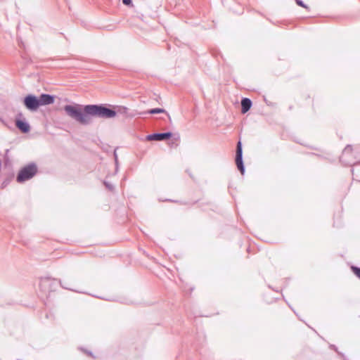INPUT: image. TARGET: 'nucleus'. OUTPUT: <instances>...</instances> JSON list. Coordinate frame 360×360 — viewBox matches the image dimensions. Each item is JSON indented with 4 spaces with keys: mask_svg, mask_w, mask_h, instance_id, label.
Listing matches in <instances>:
<instances>
[{
    "mask_svg": "<svg viewBox=\"0 0 360 360\" xmlns=\"http://www.w3.org/2000/svg\"><path fill=\"white\" fill-rule=\"evenodd\" d=\"M24 105L31 111H36L40 106L39 98L33 95H28L24 98Z\"/></svg>",
    "mask_w": 360,
    "mask_h": 360,
    "instance_id": "obj_3",
    "label": "nucleus"
},
{
    "mask_svg": "<svg viewBox=\"0 0 360 360\" xmlns=\"http://www.w3.org/2000/svg\"><path fill=\"white\" fill-rule=\"evenodd\" d=\"M15 124L16 127L24 133H27L30 131V125L26 122L22 120H17Z\"/></svg>",
    "mask_w": 360,
    "mask_h": 360,
    "instance_id": "obj_7",
    "label": "nucleus"
},
{
    "mask_svg": "<svg viewBox=\"0 0 360 360\" xmlns=\"http://www.w3.org/2000/svg\"><path fill=\"white\" fill-rule=\"evenodd\" d=\"M122 2L125 5H130V4H131V0H122Z\"/></svg>",
    "mask_w": 360,
    "mask_h": 360,
    "instance_id": "obj_12",
    "label": "nucleus"
},
{
    "mask_svg": "<svg viewBox=\"0 0 360 360\" xmlns=\"http://www.w3.org/2000/svg\"><path fill=\"white\" fill-rule=\"evenodd\" d=\"M252 102L249 98H243L241 101L242 112L245 113L251 108Z\"/></svg>",
    "mask_w": 360,
    "mask_h": 360,
    "instance_id": "obj_8",
    "label": "nucleus"
},
{
    "mask_svg": "<svg viewBox=\"0 0 360 360\" xmlns=\"http://www.w3.org/2000/svg\"><path fill=\"white\" fill-rule=\"evenodd\" d=\"M150 114L162 113L165 112V110L162 108H153L148 111Z\"/></svg>",
    "mask_w": 360,
    "mask_h": 360,
    "instance_id": "obj_9",
    "label": "nucleus"
},
{
    "mask_svg": "<svg viewBox=\"0 0 360 360\" xmlns=\"http://www.w3.org/2000/svg\"><path fill=\"white\" fill-rule=\"evenodd\" d=\"M351 150V147L349 146H347L345 148V150H344V153H347V151L350 150Z\"/></svg>",
    "mask_w": 360,
    "mask_h": 360,
    "instance_id": "obj_13",
    "label": "nucleus"
},
{
    "mask_svg": "<svg viewBox=\"0 0 360 360\" xmlns=\"http://www.w3.org/2000/svg\"><path fill=\"white\" fill-rule=\"evenodd\" d=\"M352 269L356 276L360 278V269L357 267H352Z\"/></svg>",
    "mask_w": 360,
    "mask_h": 360,
    "instance_id": "obj_11",
    "label": "nucleus"
},
{
    "mask_svg": "<svg viewBox=\"0 0 360 360\" xmlns=\"http://www.w3.org/2000/svg\"><path fill=\"white\" fill-rule=\"evenodd\" d=\"M64 110L70 117L83 125L91 123L92 117L112 118L117 115L115 110L97 105H87L84 108L78 104L66 105Z\"/></svg>",
    "mask_w": 360,
    "mask_h": 360,
    "instance_id": "obj_1",
    "label": "nucleus"
},
{
    "mask_svg": "<svg viewBox=\"0 0 360 360\" xmlns=\"http://www.w3.org/2000/svg\"><path fill=\"white\" fill-rule=\"evenodd\" d=\"M295 1L298 6H300L302 8H304L306 9H308V6L306 4H304L302 1H301V0H295Z\"/></svg>",
    "mask_w": 360,
    "mask_h": 360,
    "instance_id": "obj_10",
    "label": "nucleus"
},
{
    "mask_svg": "<svg viewBox=\"0 0 360 360\" xmlns=\"http://www.w3.org/2000/svg\"><path fill=\"white\" fill-rule=\"evenodd\" d=\"M37 172V167L34 165H29L27 167H25L22 168L18 176H17V181L18 182H23L25 181L30 179H31Z\"/></svg>",
    "mask_w": 360,
    "mask_h": 360,
    "instance_id": "obj_2",
    "label": "nucleus"
},
{
    "mask_svg": "<svg viewBox=\"0 0 360 360\" xmlns=\"http://www.w3.org/2000/svg\"><path fill=\"white\" fill-rule=\"evenodd\" d=\"M236 164L237 165L238 169L240 171L241 174H243L245 169L242 160V146L240 141H239L237 144Z\"/></svg>",
    "mask_w": 360,
    "mask_h": 360,
    "instance_id": "obj_4",
    "label": "nucleus"
},
{
    "mask_svg": "<svg viewBox=\"0 0 360 360\" xmlns=\"http://www.w3.org/2000/svg\"><path fill=\"white\" fill-rule=\"evenodd\" d=\"M172 136V133L153 134L147 136L148 141H162Z\"/></svg>",
    "mask_w": 360,
    "mask_h": 360,
    "instance_id": "obj_5",
    "label": "nucleus"
},
{
    "mask_svg": "<svg viewBox=\"0 0 360 360\" xmlns=\"http://www.w3.org/2000/svg\"><path fill=\"white\" fill-rule=\"evenodd\" d=\"M40 106L50 105L54 103V96L49 94H41L38 98Z\"/></svg>",
    "mask_w": 360,
    "mask_h": 360,
    "instance_id": "obj_6",
    "label": "nucleus"
}]
</instances>
